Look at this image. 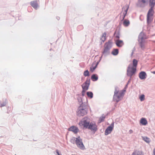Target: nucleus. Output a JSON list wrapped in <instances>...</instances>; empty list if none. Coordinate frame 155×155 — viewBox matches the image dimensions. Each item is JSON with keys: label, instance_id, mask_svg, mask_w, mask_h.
Instances as JSON below:
<instances>
[{"label": "nucleus", "instance_id": "1", "mask_svg": "<svg viewBox=\"0 0 155 155\" xmlns=\"http://www.w3.org/2000/svg\"><path fill=\"white\" fill-rule=\"evenodd\" d=\"M78 100L79 106L77 110V114L78 116H83L87 114L88 111L87 98L85 97L84 98L79 97Z\"/></svg>", "mask_w": 155, "mask_h": 155}, {"label": "nucleus", "instance_id": "2", "mask_svg": "<svg viewBox=\"0 0 155 155\" xmlns=\"http://www.w3.org/2000/svg\"><path fill=\"white\" fill-rule=\"evenodd\" d=\"M124 95V93L122 91H119L118 90L117 87H115L113 98L114 101H116L117 103L122 99Z\"/></svg>", "mask_w": 155, "mask_h": 155}, {"label": "nucleus", "instance_id": "3", "mask_svg": "<svg viewBox=\"0 0 155 155\" xmlns=\"http://www.w3.org/2000/svg\"><path fill=\"white\" fill-rule=\"evenodd\" d=\"M147 38V37L143 33H140L138 36V41L141 48H142L144 47L145 42V39Z\"/></svg>", "mask_w": 155, "mask_h": 155}, {"label": "nucleus", "instance_id": "4", "mask_svg": "<svg viewBox=\"0 0 155 155\" xmlns=\"http://www.w3.org/2000/svg\"><path fill=\"white\" fill-rule=\"evenodd\" d=\"M136 70V68L133 67L132 64H129L127 70V76L130 77L131 78L133 75L135 73Z\"/></svg>", "mask_w": 155, "mask_h": 155}, {"label": "nucleus", "instance_id": "5", "mask_svg": "<svg viewBox=\"0 0 155 155\" xmlns=\"http://www.w3.org/2000/svg\"><path fill=\"white\" fill-rule=\"evenodd\" d=\"M147 15V22L148 24L150 23L152 21V17L153 15L154 11L153 10V7H150Z\"/></svg>", "mask_w": 155, "mask_h": 155}, {"label": "nucleus", "instance_id": "6", "mask_svg": "<svg viewBox=\"0 0 155 155\" xmlns=\"http://www.w3.org/2000/svg\"><path fill=\"white\" fill-rule=\"evenodd\" d=\"M90 120L89 118L85 117L83 118L80 122V124L83 126L84 127L87 128V127L90 124Z\"/></svg>", "mask_w": 155, "mask_h": 155}, {"label": "nucleus", "instance_id": "7", "mask_svg": "<svg viewBox=\"0 0 155 155\" xmlns=\"http://www.w3.org/2000/svg\"><path fill=\"white\" fill-rule=\"evenodd\" d=\"M76 144L77 147L81 150H83L85 148V147L82 142V140L80 137L77 138L76 140Z\"/></svg>", "mask_w": 155, "mask_h": 155}, {"label": "nucleus", "instance_id": "8", "mask_svg": "<svg viewBox=\"0 0 155 155\" xmlns=\"http://www.w3.org/2000/svg\"><path fill=\"white\" fill-rule=\"evenodd\" d=\"M87 128L93 131L94 133L97 130V126L94 122L90 123Z\"/></svg>", "mask_w": 155, "mask_h": 155}, {"label": "nucleus", "instance_id": "9", "mask_svg": "<svg viewBox=\"0 0 155 155\" xmlns=\"http://www.w3.org/2000/svg\"><path fill=\"white\" fill-rule=\"evenodd\" d=\"M114 127V123L113 122L111 125L108 127L105 131V134L106 135L110 134L112 131Z\"/></svg>", "mask_w": 155, "mask_h": 155}, {"label": "nucleus", "instance_id": "10", "mask_svg": "<svg viewBox=\"0 0 155 155\" xmlns=\"http://www.w3.org/2000/svg\"><path fill=\"white\" fill-rule=\"evenodd\" d=\"M147 4L146 0H139L136 4L137 6L140 7H144Z\"/></svg>", "mask_w": 155, "mask_h": 155}, {"label": "nucleus", "instance_id": "11", "mask_svg": "<svg viewBox=\"0 0 155 155\" xmlns=\"http://www.w3.org/2000/svg\"><path fill=\"white\" fill-rule=\"evenodd\" d=\"M90 79H87L86 81L82 85V87L83 90H87L88 89L90 84Z\"/></svg>", "mask_w": 155, "mask_h": 155}, {"label": "nucleus", "instance_id": "12", "mask_svg": "<svg viewBox=\"0 0 155 155\" xmlns=\"http://www.w3.org/2000/svg\"><path fill=\"white\" fill-rule=\"evenodd\" d=\"M129 5H125L123 8L122 10H124V12H123V16L122 17V21L123 20L126 16L128 10L129 8Z\"/></svg>", "mask_w": 155, "mask_h": 155}, {"label": "nucleus", "instance_id": "13", "mask_svg": "<svg viewBox=\"0 0 155 155\" xmlns=\"http://www.w3.org/2000/svg\"><path fill=\"white\" fill-rule=\"evenodd\" d=\"M146 77L147 74L144 71H141L139 74V77L141 80L145 79Z\"/></svg>", "mask_w": 155, "mask_h": 155}, {"label": "nucleus", "instance_id": "14", "mask_svg": "<svg viewBox=\"0 0 155 155\" xmlns=\"http://www.w3.org/2000/svg\"><path fill=\"white\" fill-rule=\"evenodd\" d=\"M69 130L73 132L74 133L76 134L79 131L78 128L72 126L71 127L69 128Z\"/></svg>", "mask_w": 155, "mask_h": 155}, {"label": "nucleus", "instance_id": "15", "mask_svg": "<svg viewBox=\"0 0 155 155\" xmlns=\"http://www.w3.org/2000/svg\"><path fill=\"white\" fill-rule=\"evenodd\" d=\"M131 155H143V153L141 150H135L133 152Z\"/></svg>", "mask_w": 155, "mask_h": 155}, {"label": "nucleus", "instance_id": "16", "mask_svg": "<svg viewBox=\"0 0 155 155\" xmlns=\"http://www.w3.org/2000/svg\"><path fill=\"white\" fill-rule=\"evenodd\" d=\"M112 43L111 41H108L105 44L104 48H110L112 47Z\"/></svg>", "mask_w": 155, "mask_h": 155}, {"label": "nucleus", "instance_id": "17", "mask_svg": "<svg viewBox=\"0 0 155 155\" xmlns=\"http://www.w3.org/2000/svg\"><path fill=\"white\" fill-rule=\"evenodd\" d=\"M31 5L35 9H37L38 5L37 1H34L31 2Z\"/></svg>", "mask_w": 155, "mask_h": 155}, {"label": "nucleus", "instance_id": "18", "mask_svg": "<svg viewBox=\"0 0 155 155\" xmlns=\"http://www.w3.org/2000/svg\"><path fill=\"white\" fill-rule=\"evenodd\" d=\"M140 122L142 125H146L147 124V122L146 119L143 117L141 119Z\"/></svg>", "mask_w": 155, "mask_h": 155}, {"label": "nucleus", "instance_id": "19", "mask_svg": "<svg viewBox=\"0 0 155 155\" xmlns=\"http://www.w3.org/2000/svg\"><path fill=\"white\" fill-rule=\"evenodd\" d=\"M116 45L119 47H121L123 45V42L121 40H117L116 42Z\"/></svg>", "mask_w": 155, "mask_h": 155}, {"label": "nucleus", "instance_id": "20", "mask_svg": "<svg viewBox=\"0 0 155 155\" xmlns=\"http://www.w3.org/2000/svg\"><path fill=\"white\" fill-rule=\"evenodd\" d=\"M142 138L143 140L147 143H150V140L149 138L145 136H142Z\"/></svg>", "mask_w": 155, "mask_h": 155}, {"label": "nucleus", "instance_id": "21", "mask_svg": "<svg viewBox=\"0 0 155 155\" xmlns=\"http://www.w3.org/2000/svg\"><path fill=\"white\" fill-rule=\"evenodd\" d=\"M149 5L150 7H154L155 5V0H150Z\"/></svg>", "mask_w": 155, "mask_h": 155}, {"label": "nucleus", "instance_id": "22", "mask_svg": "<svg viewBox=\"0 0 155 155\" xmlns=\"http://www.w3.org/2000/svg\"><path fill=\"white\" fill-rule=\"evenodd\" d=\"M109 49H104L103 52V55L106 56L110 53Z\"/></svg>", "mask_w": 155, "mask_h": 155}, {"label": "nucleus", "instance_id": "23", "mask_svg": "<svg viewBox=\"0 0 155 155\" xmlns=\"http://www.w3.org/2000/svg\"><path fill=\"white\" fill-rule=\"evenodd\" d=\"M118 49H114L111 52V54L114 55H117L118 54Z\"/></svg>", "mask_w": 155, "mask_h": 155}, {"label": "nucleus", "instance_id": "24", "mask_svg": "<svg viewBox=\"0 0 155 155\" xmlns=\"http://www.w3.org/2000/svg\"><path fill=\"white\" fill-rule=\"evenodd\" d=\"M130 21L127 20L125 19L123 22V25L125 27L128 26L130 25Z\"/></svg>", "mask_w": 155, "mask_h": 155}, {"label": "nucleus", "instance_id": "25", "mask_svg": "<svg viewBox=\"0 0 155 155\" xmlns=\"http://www.w3.org/2000/svg\"><path fill=\"white\" fill-rule=\"evenodd\" d=\"M91 79L94 81H96L98 80V78L96 74H93L91 76Z\"/></svg>", "mask_w": 155, "mask_h": 155}, {"label": "nucleus", "instance_id": "26", "mask_svg": "<svg viewBox=\"0 0 155 155\" xmlns=\"http://www.w3.org/2000/svg\"><path fill=\"white\" fill-rule=\"evenodd\" d=\"M138 61H137L135 59H134L133 61V67L135 68L136 69V67Z\"/></svg>", "mask_w": 155, "mask_h": 155}, {"label": "nucleus", "instance_id": "27", "mask_svg": "<svg viewBox=\"0 0 155 155\" xmlns=\"http://www.w3.org/2000/svg\"><path fill=\"white\" fill-rule=\"evenodd\" d=\"M106 32H104L102 35L101 37V40L102 41L104 42L106 39Z\"/></svg>", "mask_w": 155, "mask_h": 155}, {"label": "nucleus", "instance_id": "28", "mask_svg": "<svg viewBox=\"0 0 155 155\" xmlns=\"http://www.w3.org/2000/svg\"><path fill=\"white\" fill-rule=\"evenodd\" d=\"M94 63H93L92 66L90 67V71L93 72L95 70L97 67V65H95L94 66Z\"/></svg>", "mask_w": 155, "mask_h": 155}, {"label": "nucleus", "instance_id": "29", "mask_svg": "<svg viewBox=\"0 0 155 155\" xmlns=\"http://www.w3.org/2000/svg\"><path fill=\"white\" fill-rule=\"evenodd\" d=\"M114 35L116 38L119 39L120 38V34L118 31H116L114 33Z\"/></svg>", "mask_w": 155, "mask_h": 155}, {"label": "nucleus", "instance_id": "30", "mask_svg": "<svg viewBox=\"0 0 155 155\" xmlns=\"http://www.w3.org/2000/svg\"><path fill=\"white\" fill-rule=\"evenodd\" d=\"M87 94L88 97L91 98L93 97V94L91 92H87Z\"/></svg>", "mask_w": 155, "mask_h": 155}, {"label": "nucleus", "instance_id": "31", "mask_svg": "<svg viewBox=\"0 0 155 155\" xmlns=\"http://www.w3.org/2000/svg\"><path fill=\"white\" fill-rule=\"evenodd\" d=\"M77 138L74 137H72L71 140V142L73 144L76 143V140Z\"/></svg>", "mask_w": 155, "mask_h": 155}, {"label": "nucleus", "instance_id": "32", "mask_svg": "<svg viewBox=\"0 0 155 155\" xmlns=\"http://www.w3.org/2000/svg\"><path fill=\"white\" fill-rule=\"evenodd\" d=\"M84 75L85 77L88 76L89 75V72L87 70L84 72Z\"/></svg>", "mask_w": 155, "mask_h": 155}, {"label": "nucleus", "instance_id": "33", "mask_svg": "<svg viewBox=\"0 0 155 155\" xmlns=\"http://www.w3.org/2000/svg\"><path fill=\"white\" fill-rule=\"evenodd\" d=\"M139 98L140 101H144L145 99V96L144 94H142L140 97Z\"/></svg>", "mask_w": 155, "mask_h": 155}, {"label": "nucleus", "instance_id": "34", "mask_svg": "<svg viewBox=\"0 0 155 155\" xmlns=\"http://www.w3.org/2000/svg\"><path fill=\"white\" fill-rule=\"evenodd\" d=\"M86 91V90H83H83H82V97H81V96H79L78 97H81L82 98H84V97H84V95L85 94V91ZM86 97L87 98V97Z\"/></svg>", "mask_w": 155, "mask_h": 155}, {"label": "nucleus", "instance_id": "35", "mask_svg": "<svg viewBox=\"0 0 155 155\" xmlns=\"http://www.w3.org/2000/svg\"><path fill=\"white\" fill-rule=\"evenodd\" d=\"M105 118L104 117H101L100 118V122H102L104 121V119Z\"/></svg>", "mask_w": 155, "mask_h": 155}, {"label": "nucleus", "instance_id": "36", "mask_svg": "<svg viewBox=\"0 0 155 155\" xmlns=\"http://www.w3.org/2000/svg\"><path fill=\"white\" fill-rule=\"evenodd\" d=\"M6 102H5L4 103H3L2 104H1V106L2 107L5 106L6 105Z\"/></svg>", "mask_w": 155, "mask_h": 155}, {"label": "nucleus", "instance_id": "37", "mask_svg": "<svg viewBox=\"0 0 155 155\" xmlns=\"http://www.w3.org/2000/svg\"><path fill=\"white\" fill-rule=\"evenodd\" d=\"M152 155H155V148L153 150Z\"/></svg>", "mask_w": 155, "mask_h": 155}, {"label": "nucleus", "instance_id": "38", "mask_svg": "<svg viewBox=\"0 0 155 155\" xmlns=\"http://www.w3.org/2000/svg\"><path fill=\"white\" fill-rule=\"evenodd\" d=\"M56 152L57 153L58 155H61V154L59 153L58 150H56Z\"/></svg>", "mask_w": 155, "mask_h": 155}, {"label": "nucleus", "instance_id": "39", "mask_svg": "<svg viewBox=\"0 0 155 155\" xmlns=\"http://www.w3.org/2000/svg\"><path fill=\"white\" fill-rule=\"evenodd\" d=\"M133 132V131L132 130H130L129 131V133L130 134H132Z\"/></svg>", "mask_w": 155, "mask_h": 155}, {"label": "nucleus", "instance_id": "40", "mask_svg": "<svg viewBox=\"0 0 155 155\" xmlns=\"http://www.w3.org/2000/svg\"><path fill=\"white\" fill-rule=\"evenodd\" d=\"M127 84L124 87L125 89H126L127 87Z\"/></svg>", "mask_w": 155, "mask_h": 155}, {"label": "nucleus", "instance_id": "41", "mask_svg": "<svg viewBox=\"0 0 155 155\" xmlns=\"http://www.w3.org/2000/svg\"><path fill=\"white\" fill-rule=\"evenodd\" d=\"M56 18L58 20H59L60 19V17H57Z\"/></svg>", "mask_w": 155, "mask_h": 155}, {"label": "nucleus", "instance_id": "42", "mask_svg": "<svg viewBox=\"0 0 155 155\" xmlns=\"http://www.w3.org/2000/svg\"><path fill=\"white\" fill-rule=\"evenodd\" d=\"M100 61H98L97 63L95 65H97V66L99 62H100Z\"/></svg>", "mask_w": 155, "mask_h": 155}, {"label": "nucleus", "instance_id": "43", "mask_svg": "<svg viewBox=\"0 0 155 155\" xmlns=\"http://www.w3.org/2000/svg\"><path fill=\"white\" fill-rule=\"evenodd\" d=\"M102 56L101 57L100 60H99V61H101V58H102Z\"/></svg>", "mask_w": 155, "mask_h": 155}, {"label": "nucleus", "instance_id": "44", "mask_svg": "<svg viewBox=\"0 0 155 155\" xmlns=\"http://www.w3.org/2000/svg\"><path fill=\"white\" fill-rule=\"evenodd\" d=\"M131 78H130V80L128 81V83H129L130 82V80H131Z\"/></svg>", "mask_w": 155, "mask_h": 155}, {"label": "nucleus", "instance_id": "45", "mask_svg": "<svg viewBox=\"0 0 155 155\" xmlns=\"http://www.w3.org/2000/svg\"><path fill=\"white\" fill-rule=\"evenodd\" d=\"M152 73L153 74H155V71H153L152 72Z\"/></svg>", "mask_w": 155, "mask_h": 155}, {"label": "nucleus", "instance_id": "46", "mask_svg": "<svg viewBox=\"0 0 155 155\" xmlns=\"http://www.w3.org/2000/svg\"><path fill=\"white\" fill-rule=\"evenodd\" d=\"M133 54V51H132V55Z\"/></svg>", "mask_w": 155, "mask_h": 155}, {"label": "nucleus", "instance_id": "47", "mask_svg": "<svg viewBox=\"0 0 155 155\" xmlns=\"http://www.w3.org/2000/svg\"><path fill=\"white\" fill-rule=\"evenodd\" d=\"M129 83H128V82L127 83V85Z\"/></svg>", "mask_w": 155, "mask_h": 155}]
</instances>
